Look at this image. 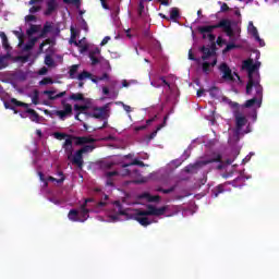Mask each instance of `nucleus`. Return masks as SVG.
I'll use <instances>...</instances> for the list:
<instances>
[{
  "instance_id": "nucleus-62",
  "label": "nucleus",
  "mask_w": 279,
  "mask_h": 279,
  "mask_svg": "<svg viewBox=\"0 0 279 279\" xmlns=\"http://www.w3.org/2000/svg\"><path fill=\"white\" fill-rule=\"evenodd\" d=\"M156 119H158V116H155V117L148 119V120L146 121V126H147V125H151V123H154V121H156Z\"/></svg>"
},
{
  "instance_id": "nucleus-32",
  "label": "nucleus",
  "mask_w": 279,
  "mask_h": 279,
  "mask_svg": "<svg viewBox=\"0 0 279 279\" xmlns=\"http://www.w3.org/2000/svg\"><path fill=\"white\" fill-rule=\"evenodd\" d=\"M63 2L74 5L76 8V10H81V8H82V1H80V0H63Z\"/></svg>"
},
{
  "instance_id": "nucleus-18",
  "label": "nucleus",
  "mask_w": 279,
  "mask_h": 279,
  "mask_svg": "<svg viewBox=\"0 0 279 279\" xmlns=\"http://www.w3.org/2000/svg\"><path fill=\"white\" fill-rule=\"evenodd\" d=\"M56 10H58V4L56 2H47V9L44 14L45 16H51Z\"/></svg>"
},
{
  "instance_id": "nucleus-46",
  "label": "nucleus",
  "mask_w": 279,
  "mask_h": 279,
  "mask_svg": "<svg viewBox=\"0 0 279 279\" xmlns=\"http://www.w3.org/2000/svg\"><path fill=\"white\" fill-rule=\"evenodd\" d=\"M45 64L47 66H53V58H51V56H46L45 58Z\"/></svg>"
},
{
  "instance_id": "nucleus-54",
  "label": "nucleus",
  "mask_w": 279,
  "mask_h": 279,
  "mask_svg": "<svg viewBox=\"0 0 279 279\" xmlns=\"http://www.w3.org/2000/svg\"><path fill=\"white\" fill-rule=\"evenodd\" d=\"M99 53H101L99 48H94L89 51V56H99Z\"/></svg>"
},
{
  "instance_id": "nucleus-40",
  "label": "nucleus",
  "mask_w": 279,
  "mask_h": 279,
  "mask_svg": "<svg viewBox=\"0 0 279 279\" xmlns=\"http://www.w3.org/2000/svg\"><path fill=\"white\" fill-rule=\"evenodd\" d=\"M47 84H53V78H51V77H44L39 82V86H47Z\"/></svg>"
},
{
  "instance_id": "nucleus-5",
  "label": "nucleus",
  "mask_w": 279,
  "mask_h": 279,
  "mask_svg": "<svg viewBox=\"0 0 279 279\" xmlns=\"http://www.w3.org/2000/svg\"><path fill=\"white\" fill-rule=\"evenodd\" d=\"M73 141H74V145L80 147L82 145H90L92 143H95L96 140L93 138L92 136H75V135L68 134L62 147L63 148L73 147Z\"/></svg>"
},
{
  "instance_id": "nucleus-11",
  "label": "nucleus",
  "mask_w": 279,
  "mask_h": 279,
  "mask_svg": "<svg viewBox=\"0 0 279 279\" xmlns=\"http://www.w3.org/2000/svg\"><path fill=\"white\" fill-rule=\"evenodd\" d=\"M90 202H95V199L93 198H87L85 199L84 204L81 205V211H78V217H80V221L84 222L86 221V219H88V213H90V210H88L86 208V206H88V204H90Z\"/></svg>"
},
{
  "instance_id": "nucleus-15",
  "label": "nucleus",
  "mask_w": 279,
  "mask_h": 279,
  "mask_svg": "<svg viewBox=\"0 0 279 279\" xmlns=\"http://www.w3.org/2000/svg\"><path fill=\"white\" fill-rule=\"evenodd\" d=\"M201 51L203 52L202 60H208V58L215 56V44H213V47H201Z\"/></svg>"
},
{
  "instance_id": "nucleus-45",
  "label": "nucleus",
  "mask_w": 279,
  "mask_h": 279,
  "mask_svg": "<svg viewBox=\"0 0 279 279\" xmlns=\"http://www.w3.org/2000/svg\"><path fill=\"white\" fill-rule=\"evenodd\" d=\"M89 59H90V61H92V65L93 66H95V65H97V64H99V58H97V56H95V54H89Z\"/></svg>"
},
{
  "instance_id": "nucleus-33",
  "label": "nucleus",
  "mask_w": 279,
  "mask_h": 279,
  "mask_svg": "<svg viewBox=\"0 0 279 279\" xmlns=\"http://www.w3.org/2000/svg\"><path fill=\"white\" fill-rule=\"evenodd\" d=\"M70 99L72 101H84V94L82 93L72 94L70 95Z\"/></svg>"
},
{
  "instance_id": "nucleus-39",
  "label": "nucleus",
  "mask_w": 279,
  "mask_h": 279,
  "mask_svg": "<svg viewBox=\"0 0 279 279\" xmlns=\"http://www.w3.org/2000/svg\"><path fill=\"white\" fill-rule=\"evenodd\" d=\"M232 49H239V46H236L235 44H228L222 50V53H228L229 51H232Z\"/></svg>"
},
{
  "instance_id": "nucleus-48",
  "label": "nucleus",
  "mask_w": 279,
  "mask_h": 279,
  "mask_svg": "<svg viewBox=\"0 0 279 279\" xmlns=\"http://www.w3.org/2000/svg\"><path fill=\"white\" fill-rule=\"evenodd\" d=\"M41 10V7L40 5H33L31 9H29V14H36V12H40Z\"/></svg>"
},
{
  "instance_id": "nucleus-64",
  "label": "nucleus",
  "mask_w": 279,
  "mask_h": 279,
  "mask_svg": "<svg viewBox=\"0 0 279 279\" xmlns=\"http://www.w3.org/2000/svg\"><path fill=\"white\" fill-rule=\"evenodd\" d=\"M47 68H41L40 70H39V75H47Z\"/></svg>"
},
{
  "instance_id": "nucleus-19",
  "label": "nucleus",
  "mask_w": 279,
  "mask_h": 279,
  "mask_svg": "<svg viewBox=\"0 0 279 279\" xmlns=\"http://www.w3.org/2000/svg\"><path fill=\"white\" fill-rule=\"evenodd\" d=\"M68 218L70 221H82V218H80V211L77 209H71L68 214Z\"/></svg>"
},
{
  "instance_id": "nucleus-44",
  "label": "nucleus",
  "mask_w": 279,
  "mask_h": 279,
  "mask_svg": "<svg viewBox=\"0 0 279 279\" xmlns=\"http://www.w3.org/2000/svg\"><path fill=\"white\" fill-rule=\"evenodd\" d=\"M230 107L232 108L233 112H236V110L238 112H241V106L239 105V102L231 101Z\"/></svg>"
},
{
  "instance_id": "nucleus-22",
  "label": "nucleus",
  "mask_w": 279,
  "mask_h": 279,
  "mask_svg": "<svg viewBox=\"0 0 279 279\" xmlns=\"http://www.w3.org/2000/svg\"><path fill=\"white\" fill-rule=\"evenodd\" d=\"M36 43H38V37H33L28 40V43L24 46V51H32L34 47L36 46Z\"/></svg>"
},
{
  "instance_id": "nucleus-41",
  "label": "nucleus",
  "mask_w": 279,
  "mask_h": 279,
  "mask_svg": "<svg viewBox=\"0 0 279 279\" xmlns=\"http://www.w3.org/2000/svg\"><path fill=\"white\" fill-rule=\"evenodd\" d=\"M134 173H138V170H130L126 168H123L121 175H134Z\"/></svg>"
},
{
  "instance_id": "nucleus-36",
  "label": "nucleus",
  "mask_w": 279,
  "mask_h": 279,
  "mask_svg": "<svg viewBox=\"0 0 279 279\" xmlns=\"http://www.w3.org/2000/svg\"><path fill=\"white\" fill-rule=\"evenodd\" d=\"M225 191L223 185H218L215 190H213V195L214 197H219V195H221V193Z\"/></svg>"
},
{
  "instance_id": "nucleus-6",
  "label": "nucleus",
  "mask_w": 279,
  "mask_h": 279,
  "mask_svg": "<svg viewBox=\"0 0 279 279\" xmlns=\"http://www.w3.org/2000/svg\"><path fill=\"white\" fill-rule=\"evenodd\" d=\"M253 88H255V95L252 99L245 101L244 108H253V106L260 108L263 105V85L256 83V85H253Z\"/></svg>"
},
{
  "instance_id": "nucleus-13",
  "label": "nucleus",
  "mask_w": 279,
  "mask_h": 279,
  "mask_svg": "<svg viewBox=\"0 0 279 279\" xmlns=\"http://www.w3.org/2000/svg\"><path fill=\"white\" fill-rule=\"evenodd\" d=\"M107 113H108V105H105L102 107L94 108V112L92 117H94V119H106Z\"/></svg>"
},
{
  "instance_id": "nucleus-29",
  "label": "nucleus",
  "mask_w": 279,
  "mask_h": 279,
  "mask_svg": "<svg viewBox=\"0 0 279 279\" xmlns=\"http://www.w3.org/2000/svg\"><path fill=\"white\" fill-rule=\"evenodd\" d=\"M245 182V177H243L242 174H240L238 178H235L232 181V185L233 186H243V183Z\"/></svg>"
},
{
  "instance_id": "nucleus-8",
  "label": "nucleus",
  "mask_w": 279,
  "mask_h": 279,
  "mask_svg": "<svg viewBox=\"0 0 279 279\" xmlns=\"http://www.w3.org/2000/svg\"><path fill=\"white\" fill-rule=\"evenodd\" d=\"M233 117L235 119L234 136H240L243 128L247 125V118H245V116H243V112L239 110L233 111Z\"/></svg>"
},
{
  "instance_id": "nucleus-21",
  "label": "nucleus",
  "mask_w": 279,
  "mask_h": 279,
  "mask_svg": "<svg viewBox=\"0 0 279 279\" xmlns=\"http://www.w3.org/2000/svg\"><path fill=\"white\" fill-rule=\"evenodd\" d=\"M38 32H40V25L31 24V27L26 31V35L28 38H32V36H34V34H38Z\"/></svg>"
},
{
  "instance_id": "nucleus-20",
  "label": "nucleus",
  "mask_w": 279,
  "mask_h": 279,
  "mask_svg": "<svg viewBox=\"0 0 279 279\" xmlns=\"http://www.w3.org/2000/svg\"><path fill=\"white\" fill-rule=\"evenodd\" d=\"M248 32L255 38V40H260V35H258V28L254 26L253 22H250L248 24Z\"/></svg>"
},
{
  "instance_id": "nucleus-28",
  "label": "nucleus",
  "mask_w": 279,
  "mask_h": 279,
  "mask_svg": "<svg viewBox=\"0 0 279 279\" xmlns=\"http://www.w3.org/2000/svg\"><path fill=\"white\" fill-rule=\"evenodd\" d=\"M92 76H93V74H90V72L83 71L82 73L76 75V80H78V82H84V80H88V77H92Z\"/></svg>"
},
{
  "instance_id": "nucleus-16",
  "label": "nucleus",
  "mask_w": 279,
  "mask_h": 279,
  "mask_svg": "<svg viewBox=\"0 0 279 279\" xmlns=\"http://www.w3.org/2000/svg\"><path fill=\"white\" fill-rule=\"evenodd\" d=\"M167 121H169V114L165 116L163 122L159 124L157 129L148 135V141H153V138H156L158 132H160V130L165 128V125H167Z\"/></svg>"
},
{
  "instance_id": "nucleus-51",
  "label": "nucleus",
  "mask_w": 279,
  "mask_h": 279,
  "mask_svg": "<svg viewBox=\"0 0 279 279\" xmlns=\"http://www.w3.org/2000/svg\"><path fill=\"white\" fill-rule=\"evenodd\" d=\"M27 60H29V57L27 56H17L15 58V61H20V62H27Z\"/></svg>"
},
{
  "instance_id": "nucleus-58",
  "label": "nucleus",
  "mask_w": 279,
  "mask_h": 279,
  "mask_svg": "<svg viewBox=\"0 0 279 279\" xmlns=\"http://www.w3.org/2000/svg\"><path fill=\"white\" fill-rule=\"evenodd\" d=\"M216 43L219 47H223V45H226V39L218 37Z\"/></svg>"
},
{
  "instance_id": "nucleus-25",
  "label": "nucleus",
  "mask_w": 279,
  "mask_h": 279,
  "mask_svg": "<svg viewBox=\"0 0 279 279\" xmlns=\"http://www.w3.org/2000/svg\"><path fill=\"white\" fill-rule=\"evenodd\" d=\"M78 69H80L78 64H74L70 68V71H69L70 80H76L77 78Z\"/></svg>"
},
{
  "instance_id": "nucleus-43",
  "label": "nucleus",
  "mask_w": 279,
  "mask_h": 279,
  "mask_svg": "<svg viewBox=\"0 0 279 279\" xmlns=\"http://www.w3.org/2000/svg\"><path fill=\"white\" fill-rule=\"evenodd\" d=\"M63 149H64L65 154H68V160H71V158L73 157V146H68Z\"/></svg>"
},
{
  "instance_id": "nucleus-57",
  "label": "nucleus",
  "mask_w": 279,
  "mask_h": 279,
  "mask_svg": "<svg viewBox=\"0 0 279 279\" xmlns=\"http://www.w3.org/2000/svg\"><path fill=\"white\" fill-rule=\"evenodd\" d=\"M81 23H82V29H84L85 32H88V24L86 23V20L82 19Z\"/></svg>"
},
{
  "instance_id": "nucleus-26",
  "label": "nucleus",
  "mask_w": 279,
  "mask_h": 279,
  "mask_svg": "<svg viewBox=\"0 0 279 279\" xmlns=\"http://www.w3.org/2000/svg\"><path fill=\"white\" fill-rule=\"evenodd\" d=\"M134 166H137V167H145V162L138 160V159H134L132 162L130 163H124L122 165V169H125L128 167H134Z\"/></svg>"
},
{
  "instance_id": "nucleus-53",
  "label": "nucleus",
  "mask_w": 279,
  "mask_h": 279,
  "mask_svg": "<svg viewBox=\"0 0 279 279\" xmlns=\"http://www.w3.org/2000/svg\"><path fill=\"white\" fill-rule=\"evenodd\" d=\"M114 175H119V171H109V172H106V178H114Z\"/></svg>"
},
{
  "instance_id": "nucleus-55",
  "label": "nucleus",
  "mask_w": 279,
  "mask_h": 279,
  "mask_svg": "<svg viewBox=\"0 0 279 279\" xmlns=\"http://www.w3.org/2000/svg\"><path fill=\"white\" fill-rule=\"evenodd\" d=\"M189 60H193V62H199V59L195 58V54H193V50L189 51Z\"/></svg>"
},
{
  "instance_id": "nucleus-49",
  "label": "nucleus",
  "mask_w": 279,
  "mask_h": 279,
  "mask_svg": "<svg viewBox=\"0 0 279 279\" xmlns=\"http://www.w3.org/2000/svg\"><path fill=\"white\" fill-rule=\"evenodd\" d=\"M43 29H44L47 34H49V33L51 32V29H53V26H52L51 24H49V22H47V23L44 25Z\"/></svg>"
},
{
  "instance_id": "nucleus-10",
  "label": "nucleus",
  "mask_w": 279,
  "mask_h": 279,
  "mask_svg": "<svg viewBox=\"0 0 279 279\" xmlns=\"http://www.w3.org/2000/svg\"><path fill=\"white\" fill-rule=\"evenodd\" d=\"M63 110H56L54 114L61 119V121H64L66 117L73 114V106L71 104L62 101Z\"/></svg>"
},
{
  "instance_id": "nucleus-1",
  "label": "nucleus",
  "mask_w": 279,
  "mask_h": 279,
  "mask_svg": "<svg viewBox=\"0 0 279 279\" xmlns=\"http://www.w3.org/2000/svg\"><path fill=\"white\" fill-rule=\"evenodd\" d=\"M114 206L118 207L119 215L126 217V219H134V221H138L141 226L147 228V226H151V220L147 217H161L167 213L169 206L156 207L154 205H147V210H138V209H123V205L121 202L116 201Z\"/></svg>"
},
{
  "instance_id": "nucleus-30",
  "label": "nucleus",
  "mask_w": 279,
  "mask_h": 279,
  "mask_svg": "<svg viewBox=\"0 0 279 279\" xmlns=\"http://www.w3.org/2000/svg\"><path fill=\"white\" fill-rule=\"evenodd\" d=\"M171 21H178L180 19V10L178 8H172L170 11Z\"/></svg>"
},
{
  "instance_id": "nucleus-38",
  "label": "nucleus",
  "mask_w": 279,
  "mask_h": 279,
  "mask_svg": "<svg viewBox=\"0 0 279 279\" xmlns=\"http://www.w3.org/2000/svg\"><path fill=\"white\" fill-rule=\"evenodd\" d=\"M93 149H95V146L85 145L82 148H80L78 150H81L83 154H88V153L93 151Z\"/></svg>"
},
{
  "instance_id": "nucleus-50",
  "label": "nucleus",
  "mask_w": 279,
  "mask_h": 279,
  "mask_svg": "<svg viewBox=\"0 0 279 279\" xmlns=\"http://www.w3.org/2000/svg\"><path fill=\"white\" fill-rule=\"evenodd\" d=\"M38 90H35V95L32 97V102L34 104V106H38Z\"/></svg>"
},
{
  "instance_id": "nucleus-7",
  "label": "nucleus",
  "mask_w": 279,
  "mask_h": 279,
  "mask_svg": "<svg viewBox=\"0 0 279 279\" xmlns=\"http://www.w3.org/2000/svg\"><path fill=\"white\" fill-rule=\"evenodd\" d=\"M11 104H13V106H17V108H27L26 113L29 114V120L34 123H40V114H38L34 109H29V105L27 102L20 101L16 98H11Z\"/></svg>"
},
{
  "instance_id": "nucleus-61",
  "label": "nucleus",
  "mask_w": 279,
  "mask_h": 279,
  "mask_svg": "<svg viewBox=\"0 0 279 279\" xmlns=\"http://www.w3.org/2000/svg\"><path fill=\"white\" fill-rule=\"evenodd\" d=\"M221 12H228L230 10V7H228V3H222L221 8H220Z\"/></svg>"
},
{
  "instance_id": "nucleus-3",
  "label": "nucleus",
  "mask_w": 279,
  "mask_h": 279,
  "mask_svg": "<svg viewBox=\"0 0 279 279\" xmlns=\"http://www.w3.org/2000/svg\"><path fill=\"white\" fill-rule=\"evenodd\" d=\"M213 162H219L217 166L218 171L223 169V156L219 153H213L211 156L206 160L196 161L195 163H190L185 167L186 173H193V171H197V169H202V167H206V165H213Z\"/></svg>"
},
{
  "instance_id": "nucleus-27",
  "label": "nucleus",
  "mask_w": 279,
  "mask_h": 279,
  "mask_svg": "<svg viewBox=\"0 0 279 279\" xmlns=\"http://www.w3.org/2000/svg\"><path fill=\"white\" fill-rule=\"evenodd\" d=\"M59 175H61L60 179H56V178H53V177H48L47 181H48V182H57V184H62V183L64 182V180H65V178H64V172H63V171H60V172H59Z\"/></svg>"
},
{
  "instance_id": "nucleus-35",
  "label": "nucleus",
  "mask_w": 279,
  "mask_h": 279,
  "mask_svg": "<svg viewBox=\"0 0 279 279\" xmlns=\"http://www.w3.org/2000/svg\"><path fill=\"white\" fill-rule=\"evenodd\" d=\"M74 110L76 112H80V114H82V112H86V110H88V106H86V105H74Z\"/></svg>"
},
{
  "instance_id": "nucleus-14",
  "label": "nucleus",
  "mask_w": 279,
  "mask_h": 279,
  "mask_svg": "<svg viewBox=\"0 0 279 279\" xmlns=\"http://www.w3.org/2000/svg\"><path fill=\"white\" fill-rule=\"evenodd\" d=\"M214 66H217V58H215L211 63L208 61L203 62L202 64L203 73H205V75H210V73H213Z\"/></svg>"
},
{
  "instance_id": "nucleus-63",
  "label": "nucleus",
  "mask_w": 279,
  "mask_h": 279,
  "mask_svg": "<svg viewBox=\"0 0 279 279\" xmlns=\"http://www.w3.org/2000/svg\"><path fill=\"white\" fill-rule=\"evenodd\" d=\"M14 34H15V36H17L19 40H23V37H24L23 33H21L19 31H14Z\"/></svg>"
},
{
  "instance_id": "nucleus-56",
  "label": "nucleus",
  "mask_w": 279,
  "mask_h": 279,
  "mask_svg": "<svg viewBox=\"0 0 279 279\" xmlns=\"http://www.w3.org/2000/svg\"><path fill=\"white\" fill-rule=\"evenodd\" d=\"M44 95L48 96V99H51L50 97H56L53 95H56V90H45Z\"/></svg>"
},
{
  "instance_id": "nucleus-4",
  "label": "nucleus",
  "mask_w": 279,
  "mask_h": 279,
  "mask_svg": "<svg viewBox=\"0 0 279 279\" xmlns=\"http://www.w3.org/2000/svg\"><path fill=\"white\" fill-rule=\"evenodd\" d=\"M243 69L248 73V82L246 84V95H252L254 85L260 84V76L254 78V72L256 71V65H254V59H247L243 61Z\"/></svg>"
},
{
  "instance_id": "nucleus-42",
  "label": "nucleus",
  "mask_w": 279,
  "mask_h": 279,
  "mask_svg": "<svg viewBox=\"0 0 279 279\" xmlns=\"http://www.w3.org/2000/svg\"><path fill=\"white\" fill-rule=\"evenodd\" d=\"M34 13L29 14V15H26L25 16V22L26 23H36V21H38V19L36 17V15H33Z\"/></svg>"
},
{
  "instance_id": "nucleus-12",
  "label": "nucleus",
  "mask_w": 279,
  "mask_h": 279,
  "mask_svg": "<svg viewBox=\"0 0 279 279\" xmlns=\"http://www.w3.org/2000/svg\"><path fill=\"white\" fill-rule=\"evenodd\" d=\"M70 160L72 165H75L78 169L84 168V154L80 149L75 151Z\"/></svg>"
},
{
  "instance_id": "nucleus-37",
  "label": "nucleus",
  "mask_w": 279,
  "mask_h": 279,
  "mask_svg": "<svg viewBox=\"0 0 279 279\" xmlns=\"http://www.w3.org/2000/svg\"><path fill=\"white\" fill-rule=\"evenodd\" d=\"M69 134L66 133H61V132H54L53 137L57 138V141H64Z\"/></svg>"
},
{
  "instance_id": "nucleus-59",
  "label": "nucleus",
  "mask_w": 279,
  "mask_h": 279,
  "mask_svg": "<svg viewBox=\"0 0 279 279\" xmlns=\"http://www.w3.org/2000/svg\"><path fill=\"white\" fill-rule=\"evenodd\" d=\"M99 82H104V80H110L108 73H104L101 76H98Z\"/></svg>"
},
{
  "instance_id": "nucleus-24",
  "label": "nucleus",
  "mask_w": 279,
  "mask_h": 279,
  "mask_svg": "<svg viewBox=\"0 0 279 279\" xmlns=\"http://www.w3.org/2000/svg\"><path fill=\"white\" fill-rule=\"evenodd\" d=\"M0 38L2 40V47H4L7 51H10L11 47L10 43L8 41V35H5L3 32H0Z\"/></svg>"
},
{
  "instance_id": "nucleus-2",
  "label": "nucleus",
  "mask_w": 279,
  "mask_h": 279,
  "mask_svg": "<svg viewBox=\"0 0 279 279\" xmlns=\"http://www.w3.org/2000/svg\"><path fill=\"white\" fill-rule=\"evenodd\" d=\"M214 29H222L229 38H232L234 36V29L232 28V21L228 19H222L219 21V23L214 25H206V26H199L198 32L202 34L203 39L206 40L208 38L209 43H215L217 36L213 34Z\"/></svg>"
},
{
  "instance_id": "nucleus-23",
  "label": "nucleus",
  "mask_w": 279,
  "mask_h": 279,
  "mask_svg": "<svg viewBox=\"0 0 279 279\" xmlns=\"http://www.w3.org/2000/svg\"><path fill=\"white\" fill-rule=\"evenodd\" d=\"M71 37H70V45H78L77 44V29L74 26L70 27Z\"/></svg>"
},
{
  "instance_id": "nucleus-47",
  "label": "nucleus",
  "mask_w": 279,
  "mask_h": 279,
  "mask_svg": "<svg viewBox=\"0 0 279 279\" xmlns=\"http://www.w3.org/2000/svg\"><path fill=\"white\" fill-rule=\"evenodd\" d=\"M64 95H66V92H61V93L54 95V97L50 96V101H56V99H61V97H64Z\"/></svg>"
},
{
  "instance_id": "nucleus-17",
  "label": "nucleus",
  "mask_w": 279,
  "mask_h": 279,
  "mask_svg": "<svg viewBox=\"0 0 279 279\" xmlns=\"http://www.w3.org/2000/svg\"><path fill=\"white\" fill-rule=\"evenodd\" d=\"M140 199H147V202L158 203V202H160V195L153 196L151 194L145 192L140 195Z\"/></svg>"
},
{
  "instance_id": "nucleus-60",
  "label": "nucleus",
  "mask_w": 279,
  "mask_h": 279,
  "mask_svg": "<svg viewBox=\"0 0 279 279\" xmlns=\"http://www.w3.org/2000/svg\"><path fill=\"white\" fill-rule=\"evenodd\" d=\"M109 40H110V36H106V37L101 40L100 46L104 47V46L108 45V41H109Z\"/></svg>"
},
{
  "instance_id": "nucleus-31",
  "label": "nucleus",
  "mask_w": 279,
  "mask_h": 279,
  "mask_svg": "<svg viewBox=\"0 0 279 279\" xmlns=\"http://www.w3.org/2000/svg\"><path fill=\"white\" fill-rule=\"evenodd\" d=\"M175 189H178V185H172L170 189L158 187L157 192L163 193L165 195H169V193H173V191H175Z\"/></svg>"
},
{
  "instance_id": "nucleus-34",
  "label": "nucleus",
  "mask_w": 279,
  "mask_h": 279,
  "mask_svg": "<svg viewBox=\"0 0 279 279\" xmlns=\"http://www.w3.org/2000/svg\"><path fill=\"white\" fill-rule=\"evenodd\" d=\"M0 60L2 61V64H7V68L9 65L8 60H13L12 53L7 52L5 54L0 56Z\"/></svg>"
},
{
  "instance_id": "nucleus-9",
  "label": "nucleus",
  "mask_w": 279,
  "mask_h": 279,
  "mask_svg": "<svg viewBox=\"0 0 279 279\" xmlns=\"http://www.w3.org/2000/svg\"><path fill=\"white\" fill-rule=\"evenodd\" d=\"M218 71L222 74V80H225V82H234L232 69H230V65H228V63H220V65L218 66Z\"/></svg>"
},
{
  "instance_id": "nucleus-52",
  "label": "nucleus",
  "mask_w": 279,
  "mask_h": 279,
  "mask_svg": "<svg viewBox=\"0 0 279 279\" xmlns=\"http://www.w3.org/2000/svg\"><path fill=\"white\" fill-rule=\"evenodd\" d=\"M38 175H39V180H40L41 182H44V186H49V183H48L47 180L45 179V174H44L43 172H39Z\"/></svg>"
}]
</instances>
